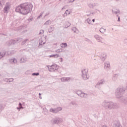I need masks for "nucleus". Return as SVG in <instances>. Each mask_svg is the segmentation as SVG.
<instances>
[{"instance_id":"nucleus-1","label":"nucleus","mask_w":127,"mask_h":127,"mask_svg":"<svg viewBox=\"0 0 127 127\" xmlns=\"http://www.w3.org/2000/svg\"><path fill=\"white\" fill-rule=\"evenodd\" d=\"M33 7V5L31 3H22L16 7L15 12H18V13H20L21 14H23L24 15L28 14L32 10Z\"/></svg>"},{"instance_id":"nucleus-2","label":"nucleus","mask_w":127,"mask_h":127,"mask_svg":"<svg viewBox=\"0 0 127 127\" xmlns=\"http://www.w3.org/2000/svg\"><path fill=\"white\" fill-rule=\"evenodd\" d=\"M102 107L105 108L106 110H113L119 108V104L112 101H104L102 103Z\"/></svg>"},{"instance_id":"nucleus-3","label":"nucleus","mask_w":127,"mask_h":127,"mask_svg":"<svg viewBox=\"0 0 127 127\" xmlns=\"http://www.w3.org/2000/svg\"><path fill=\"white\" fill-rule=\"evenodd\" d=\"M125 91L126 88L124 87H119L116 89L115 92V96L116 98L118 99L120 102L125 97L124 96V94H125Z\"/></svg>"},{"instance_id":"nucleus-4","label":"nucleus","mask_w":127,"mask_h":127,"mask_svg":"<svg viewBox=\"0 0 127 127\" xmlns=\"http://www.w3.org/2000/svg\"><path fill=\"white\" fill-rule=\"evenodd\" d=\"M81 76L83 80H88L90 76L88 75V69H84L81 70Z\"/></svg>"},{"instance_id":"nucleus-5","label":"nucleus","mask_w":127,"mask_h":127,"mask_svg":"<svg viewBox=\"0 0 127 127\" xmlns=\"http://www.w3.org/2000/svg\"><path fill=\"white\" fill-rule=\"evenodd\" d=\"M62 122H63V120L59 117H56L51 120V123L53 125H59V124H61Z\"/></svg>"},{"instance_id":"nucleus-6","label":"nucleus","mask_w":127,"mask_h":127,"mask_svg":"<svg viewBox=\"0 0 127 127\" xmlns=\"http://www.w3.org/2000/svg\"><path fill=\"white\" fill-rule=\"evenodd\" d=\"M62 110H63L62 107H58L57 108H55V109L51 108L50 109V112L51 113H53V114H57V113H59V112H60L61 111H62Z\"/></svg>"},{"instance_id":"nucleus-7","label":"nucleus","mask_w":127,"mask_h":127,"mask_svg":"<svg viewBox=\"0 0 127 127\" xmlns=\"http://www.w3.org/2000/svg\"><path fill=\"white\" fill-rule=\"evenodd\" d=\"M47 67L50 72H52V71H56V70L57 69V65L56 64H55V65L53 64L52 65H47Z\"/></svg>"},{"instance_id":"nucleus-8","label":"nucleus","mask_w":127,"mask_h":127,"mask_svg":"<svg viewBox=\"0 0 127 127\" xmlns=\"http://www.w3.org/2000/svg\"><path fill=\"white\" fill-rule=\"evenodd\" d=\"M106 83V81H105V79H103L100 80L97 82L96 85H95V88H99L100 86H102V85H104Z\"/></svg>"},{"instance_id":"nucleus-9","label":"nucleus","mask_w":127,"mask_h":127,"mask_svg":"<svg viewBox=\"0 0 127 127\" xmlns=\"http://www.w3.org/2000/svg\"><path fill=\"white\" fill-rule=\"evenodd\" d=\"M94 38L96 39L98 42H101V43H103V42H102V40L103 39V38L100 36H99V35H94Z\"/></svg>"},{"instance_id":"nucleus-10","label":"nucleus","mask_w":127,"mask_h":127,"mask_svg":"<svg viewBox=\"0 0 127 127\" xmlns=\"http://www.w3.org/2000/svg\"><path fill=\"white\" fill-rule=\"evenodd\" d=\"M13 44H16V43H19V42L22 41V38H17L14 40H12Z\"/></svg>"},{"instance_id":"nucleus-11","label":"nucleus","mask_w":127,"mask_h":127,"mask_svg":"<svg viewBox=\"0 0 127 127\" xmlns=\"http://www.w3.org/2000/svg\"><path fill=\"white\" fill-rule=\"evenodd\" d=\"M104 68L106 70H110V68H111L110 62H107L104 64Z\"/></svg>"},{"instance_id":"nucleus-12","label":"nucleus","mask_w":127,"mask_h":127,"mask_svg":"<svg viewBox=\"0 0 127 127\" xmlns=\"http://www.w3.org/2000/svg\"><path fill=\"white\" fill-rule=\"evenodd\" d=\"M70 80H71L70 77H62L61 78L62 82H68Z\"/></svg>"},{"instance_id":"nucleus-13","label":"nucleus","mask_w":127,"mask_h":127,"mask_svg":"<svg viewBox=\"0 0 127 127\" xmlns=\"http://www.w3.org/2000/svg\"><path fill=\"white\" fill-rule=\"evenodd\" d=\"M107 57V55L106 54L102 53L100 56V58L102 61H105Z\"/></svg>"},{"instance_id":"nucleus-14","label":"nucleus","mask_w":127,"mask_h":127,"mask_svg":"<svg viewBox=\"0 0 127 127\" xmlns=\"http://www.w3.org/2000/svg\"><path fill=\"white\" fill-rule=\"evenodd\" d=\"M118 77H119V74H114L113 75V78H112L113 81H114V82H116V81L118 80Z\"/></svg>"},{"instance_id":"nucleus-15","label":"nucleus","mask_w":127,"mask_h":127,"mask_svg":"<svg viewBox=\"0 0 127 127\" xmlns=\"http://www.w3.org/2000/svg\"><path fill=\"white\" fill-rule=\"evenodd\" d=\"M8 9H9V6H8V5H6L3 10L4 13H7V12H8Z\"/></svg>"},{"instance_id":"nucleus-16","label":"nucleus","mask_w":127,"mask_h":127,"mask_svg":"<svg viewBox=\"0 0 127 127\" xmlns=\"http://www.w3.org/2000/svg\"><path fill=\"white\" fill-rule=\"evenodd\" d=\"M121 103H123V104H125V105H127V97H124L121 101Z\"/></svg>"},{"instance_id":"nucleus-17","label":"nucleus","mask_w":127,"mask_h":127,"mask_svg":"<svg viewBox=\"0 0 127 127\" xmlns=\"http://www.w3.org/2000/svg\"><path fill=\"white\" fill-rule=\"evenodd\" d=\"M113 127H123V126H122V125H121L120 122H117L113 125Z\"/></svg>"},{"instance_id":"nucleus-18","label":"nucleus","mask_w":127,"mask_h":127,"mask_svg":"<svg viewBox=\"0 0 127 127\" xmlns=\"http://www.w3.org/2000/svg\"><path fill=\"white\" fill-rule=\"evenodd\" d=\"M12 64H16L17 60L15 58L9 60Z\"/></svg>"},{"instance_id":"nucleus-19","label":"nucleus","mask_w":127,"mask_h":127,"mask_svg":"<svg viewBox=\"0 0 127 127\" xmlns=\"http://www.w3.org/2000/svg\"><path fill=\"white\" fill-rule=\"evenodd\" d=\"M48 31L50 33L54 31V26L53 25L50 26V28L48 29Z\"/></svg>"},{"instance_id":"nucleus-20","label":"nucleus","mask_w":127,"mask_h":127,"mask_svg":"<svg viewBox=\"0 0 127 127\" xmlns=\"http://www.w3.org/2000/svg\"><path fill=\"white\" fill-rule=\"evenodd\" d=\"M60 46L62 48H66V47L68 46V45L67 44V43H63L61 44Z\"/></svg>"},{"instance_id":"nucleus-21","label":"nucleus","mask_w":127,"mask_h":127,"mask_svg":"<svg viewBox=\"0 0 127 127\" xmlns=\"http://www.w3.org/2000/svg\"><path fill=\"white\" fill-rule=\"evenodd\" d=\"M6 53V52L5 51H2L0 53L1 58H2V57H4Z\"/></svg>"},{"instance_id":"nucleus-22","label":"nucleus","mask_w":127,"mask_h":127,"mask_svg":"<svg viewBox=\"0 0 127 127\" xmlns=\"http://www.w3.org/2000/svg\"><path fill=\"white\" fill-rule=\"evenodd\" d=\"M51 23V20H48L44 24V25H49Z\"/></svg>"},{"instance_id":"nucleus-23","label":"nucleus","mask_w":127,"mask_h":127,"mask_svg":"<svg viewBox=\"0 0 127 127\" xmlns=\"http://www.w3.org/2000/svg\"><path fill=\"white\" fill-rule=\"evenodd\" d=\"M26 62V59L21 58L20 60V63H25Z\"/></svg>"},{"instance_id":"nucleus-24","label":"nucleus","mask_w":127,"mask_h":127,"mask_svg":"<svg viewBox=\"0 0 127 127\" xmlns=\"http://www.w3.org/2000/svg\"><path fill=\"white\" fill-rule=\"evenodd\" d=\"M72 31H73V32H74L75 33H78L79 32V30L77 29L76 27H73L72 28Z\"/></svg>"},{"instance_id":"nucleus-25","label":"nucleus","mask_w":127,"mask_h":127,"mask_svg":"<svg viewBox=\"0 0 127 127\" xmlns=\"http://www.w3.org/2000/svg\"><path fill=\"white\" fill-rule=\"evenodd\" d=\"M64 51V50L63 49H59L56 51V52L57 53H60L61 52H63Z\"/></svg>"},{"instance_id":"nucleus-26","label":"nucleus","mask_w":127,"mask_h":127,"mask_svg":"<svg viewBox=\"0 0 127 127\" xmlns=\"http://www.w3.org/2000/svg\"><path fill=\"white\" fill-rule=\"evenodd\" d=\"M75 94H77V96H78L79 97H80V96L81 95V94H82V91H81V90L77 91L75 92Z\"/></svg>"},{"instance_id":"nucleus-27","label":"nucleus","mask_w":127,"mask_h":127,"mask_svg":"<svg viewBox=\"0 0 127 127\" xmlns=\"http://www.w3.org/2000/svg\"><path fill=\"white\" fill-rule=\"evenodd\" d=\"M70 106H75V107H77V106H78V104H77L76 102L74 101L70 102Z\"/></svg>"},{"instance_id":"nucleus-28","label":"nucleus","mask_w":127,"mask_h":127,"mask_svg":"<svg viewBox=\"0 0 127 127\" xmlns=\"http://www.w3.org/2000/svg\"><path fill=\"white\" fill-rule=\"evenodd\" d=\"M70 12H69V10L68 9L66 10L65 13L64 14V16H67V14H70Z\"/></svg>"},{"instance_id":"nucleus-29","label":"nucleus","mask_w":127,"mask_h":127,"mask_svg":"<svg viewBox=\"0 0 127 127\" xmlns=\"http://www.w3.org/2000/svg\"><path fill=\"white\" fill-rule=\"evenodd\" d=\"M50 57H54V58H58V57H59V55L58 54L52 55L50 56Z\"/></svg>"},{"instance_id":"nucleus-30","label":"nucleus","mask_w":127,"mask_h":127,"mask_svg":"<svg viewBox=\"0 0 127 127\" xmlns=\"http://www.w3.org/2000/svg\"><path fill=\"white\" fill-rule=\"evenodd\" d=\"M105 31H106V29H104L103 28H101L100 29V32L101 33H105Z\"/></svg>"},{"instance_id":"nucleus-31","label":"nucleus","mask_w":127,"mask_h":127,"mask_svg":"<svg viewBox=\"0 0 127 127\" xmlns=\"http://www.w3.org/2000/svg\"><path fill=\"white\" fill-rule=\"evenodd\" d=\"M113 13H115L116 14H118V13H120V10H118L117 11H114V10H112Z\"/></svg>"},{"instance_id":"nucleus-32","label":"nucleus","mask_w":127,"mask_h":127,"mask_svg":"<svg viewBox=\"0 0 127 127\" xmlns=\"http://www.w3.org/2000/svg\"><path fill=\"white\" fill-rule=\"evenodd\" d=\"M86 21L88 23V24H91V23H92V20H91L90 18H88L86 20Z\"/></svg>"},{"instance_id":"nucleus-33","label":"nucleus","mask_w":127,"mask_h":127,"mask_svg":"<svg viewBox=\"0 0 127 127\" xmlns=\"http://www.w3.org/2000/svg\"><path fill=\"white\" fill-rule=\"evenodd\" d=\"M27 41H28V39H26L24 40V41H23L22 42V45H24V44L26 43Z\"/></svg>"},{"instance_id":"nucleus-34","label":"nucleus","mask_w":127,"mask_h":127,"mask_svg":"<svg viewBox=\"0 0 127 127\" xmlns=\"http://www.w3.org/2000/svg\"><path fill=\"white\" fill-rule=\"evenodd\" d=\"M39 72H34L32 73V76H39Z\"/></svg>"},{"instance_id":"nucleus-35","label":"nucleus","mask_w":127,"mask_h":127,"mask_svg":"<svg viewBox=\"0 0 127 127\" xmlns=\"http://www.w3.org/2000/svg\"><path fill=\"white\" fill-rule=\"evenodd\" d=\"M70 25H71V23H70L69 22H67V25H66L65 26V27L66 28H68V27H69V26H70Z\"/></svg>"},{"instance_id":"nucleus-36","label":"nucleus","mask_w":127,"mask_h":127,"mask_svg":"<svg viewBox=\"0 0 127 127\" xmlns=\"http://www.w3.org/2000/svg\"><path fill=\"white\" fill-rule=\"evenodd\" d=\"M8 83H11V82H13V78H9L8 79Z\"/></svg>"},{"instance_id":"nucleus-37","label":"nucleus","mask_w":127,"mask_h":127,"mask_svg":"<svg viewBox=\"0 0 127 127\" xmlns=\"http://www.w3.org/2000/svg\"><path fill=\"white\" fill-rule=\"evenodd\" d=\"M2 81L3 82H6V83H8V78H3L2 79Z\"/></svg>"},{"instance_id":"nucleus-38","label":"nucleus","mask_w":127,"mask_h":127,"mask_svg":"<svg viewBox=\"0 0 127 127\" xmlns=\"http://www.w3.org/2000/svg\"><path fill=\"white\" fill-rule=\"evenodd\" d=\"M83 98H84V99H87L88 98V94L84 93Z\"/></svg>"},{"instance_id":"nucleus-39","label":"nucleus","mask_w":127,"mask_h":127,"mask_svg":"<svg viewBox=\"0 0 127 127\" xmlns=\"http://www.w3.org/2000/svg\"><path fill=\"white\" fill-rule=\"evenodd\" d=\"M88 6L90 8H94V6L92 3L89 4Z\"/></svg>"},{"instance_id":"nucleus-40","label":"nucleus","mask_w":127,"mask_h":127,"mask_svg":"<svg viewBox=\"0 0 127 127\" xmlns=\"http://www.w3.org/2000/svg\"><path fill=\"white\" fill-rule=\"evenodd\" d=\"M43 33H44V30H40L39 34L40 35L41 34H43Z\"/></svg>"},{"instance_id":"nucleus-41","label":"nucleus","mask_w":127,"mask_h":127,"mask_svg":"<svg viewBox=\"0 0 127 127\" xmlns=\"http://www.w3.org/2000/svg\"><path fill=\"white\" fill-rule=\"evenodd\" d=\"M84 93H85L81 91V93H80V95L79 97H80L81 98H83Z\"/></svg>"},{"instance_id":"nucleus-42","label":"nucleus","mask_w":127,"mask_h":127,"mask_svg":"<svg viewBox=\"0 0 127 127\" xmlns=\"http://www.w3.org/2000/svg\"><path fill=\"white\" fill-rule=\"evenodd\" d=\"M32 19H33V18H32V17H30L28 19V21H29V22H31V21H32Z\"/></svg>"},{"instance_id":"nucleus-43","label":"nucleus","mask_w":127,"mask_h":127,"mask_svg":"<svg viewBox=\"0 0 127 127\" xmlns=\"http://www.w3.org/2000/svg\"><path fill=\"white\" fill-rule=\"evenodd\" d=\"M8 44L11 45V44H13V41L12 40H10L9 42H8Z\"/></svg>"},{"instance_id":"nucleus-44","label":"nucleus","mask_w":127,"mask_h":127,"mask_svg":"<svg viewBox=\"0 0 127 127\" xmlns=\"http://www.w3.org/2000/svg\"><path fill=\"white\" fill-rule=\"evenodd\" d=\"M124 42L126 45H127V39H125L124 41Z\"/></svg>"},{"instance_id":"nucleus-45","label":"nucleus","mask_w":127,"mask_h":127,"mask_svg":"<svg viewBox=\"0 0 127 127\" xmlns=\"http://www.w3.org/2000/svg\"><path fill=\"white\" fill-rule=\"evenodd\" d=\"M42 44H41V43H40L38 48H42Z\"/></svg>"},{"instance_id":"nucleus-46","label":"nucleus","mask_w":127,"mask_h":127,"mask_svg":"<svg viewBox=\"0 0 127 127\" xmlns=\"http://www.w3.org/2000/svg\"><path fill=\"white\" fill-rule=\"evenodd\" d=\"M93 5V7H95V6H96V5H97V3H94L92 4Z\"/></svg>"},{"instance_id":"nucleus-47","label":"nucleus","mask_w":127,"mask_h":127,"mask_svg":"<svg viewBox=\"0 0 127 127\" xmlns=\"http://www.w3.org/2000/svg\"><path fill=\"white\" fill-rule=\"evenodd\" d=\"M43 15V12H41V13L40 14V16H42Z\"/></svg>"},{"instance_id":"nucleus-48","label":"nucleus","mask_w":127,"mask_h":127,"mask_svg":"<svg viewBox=\"0 0 127 127\" xmlns=\"http://www.w3.org/2000/svg\"><path fill=\"white\" fill-rule=\"evenodd\" d=\"M60 59H61V62H63V58H60Z\"/></svg>"},{"instance_id":"nucleus-49","label":"nucleus","mask_w":127,"mask_h":127,"mask_svg":"<svg viewBox=\"0 0 127 127\" xmlns=\"http://www.w3.org/2000/svg\"><path fill=\"white\" fill-rule=\"evenodd\" d=\"M19 107H22V104L21 103H19Z\"/></svg>"},{"instance_id":"nucleus-50","label":"nucleus","mask_w":127,"mask_h":127,"mask_svg":"<svg viewBox=\"0 0 127 127\" xmlns=\"http://www.w3.org/2000/svg\"><path fill=\"white\" fill-rule=\"evenodd\" d=\"M118 21H121V18L120 17H118Z\"/></svg>"},{"instance_id":"nucleus-51","label":"nucleus","mask_w":127,"mask_h":127,"mask_svg":"<svg viewBox=\"0 0 127 127\" xmlns=\"http://www.w3.org/2000/svg\"><path fill=\"white\" fill-rule=\"evenodd\" d=\"M86 41H87V42H90V40L88 39H86Z\"/></svg>"},{"instance_id":"nucleus-52","label":"nucleus","mask_w":127,"mask_h":127,"mask_svg":"<svg viewBox=\"0 0 127 127\" xmlns=\"http://www.w3.org/2000/svg\"><path fill=\"white\" fill-rule=\"evenodd\" d=\"M40 43H41V44H42V41H41V40L39 41V44H40Z\"/></svg>"},{"instance_id":"nucleus-53","label":"nucleus","mask_w":127,"mask_h":127,"mask_svg":"<svg viewBox=\"0 0 127 127\" xmlns=\"http://www.w3.org/2000/svg\"><path fill=\"white\" fill-rule=\"evenodd\" d=\"M72 1H69V2H73V1H75V0H72Z\"/></svg>"},{"instance_id":"nucleus-54","label":"nucleus","mask_w":127,"mask_h":127,"mask_svg":"<svg viewBox=\"0 0 127 127\" xmlns=\"http://www.w3.org/2000/svg\"><path fill=\"white\" fill-rule=\"evenodd\" d=\"M40 17H41V16L39 15V16H38L37 19H39V18H40Z\"/></svg>"},{"instance_id":"nucleus-55","label":"nucleus","mask_w":127,"mask_h":127,"mask_svg":"<svg viewBox=\"0 0 127 127\" xmlns=\"http://www.w3.org/2000/svg\"><path fill=\"white\" fill-rule=\"evenodd\" d=\"M40 17H41V16L39 15V16H38L37 19H39V18H40Z\"/></svg>"},{"instance_id":"nucleus-56","label":"nucleus","mask_w":127,"mask_h":127,"mask_svg":"<svg viewBox=\"0 0 127 127\" xmlns=\"http://www.w3.org/2000/svg\"><path fill=\"white\" fill-rule=\"evenodd\" d=\"M63 9H65V6H64L62 8V10H63Z\"/></svg>"},{"instance_id":"nucleus-57","label":"nucleus","mask_w":127,"mask_h":127,"mask_svg":"<svg viewBox=\"0 0 127 127\" xmlns=\"http://www.w3.org/2000/svg\"><path fill=\"white\" fill-rule=\"evenodd\" d=\"M48 14H49V13H46V14L45 15V17L47 16V15H48Z\"/></svg>"},{"instance_id":"nucleus-58","label":"nucleus","mask_w":127,"mask_h":127,"mask_svg":"<svg viewBox=\"0 0 127 127\" xmlns=\"http://www.w3.org/2000/svg\"><path fill=\"white\" fill-rule=\"evenodd\" d=\"M92 21H93V22H95V19H93Z\"/></svg>"},{"instance_id":"nucleus-59","label":"nucleus","mask_w":127,"mask_h":127,"mask_svg":"<svg viewBox=\"0 0 127 127\" xmlns=\"http://www.w3.org/2000/svg\"><path fill=\"white\" fill-rule=\"evenodd\" d=\"M39 99H42V97H41V96H39Z\"/></svg>"},{"instance_id":"nucleus-60","label":"nucleus","mask_w":127,"mask_h":127,"mask_svg":"<svg viewBox=\"0 0 127 127\" xmlns=\"http://www.w3.org/2000/svg\"><path fill=\"white\" fill-rule=\"evenodd\" d=\"M39 96H41V93H39Z\"/></svg>"},{"instance_id":"nucleus-61","label":"nucleus","mask_w":127,"mask_h":127,"mask_svg":"<svg viewBox=\"0 0 127 127\" xmlns=\"http://www.w3.org/2000/svg\"><path fill=\"white\" fill-rule=\"evenodd\" d=\"M91 14H87L86 15L87 16H90V15Z\"/></svg>"},{"instance_id":"nucleus-62","label":"nucleus","mask_w":127,"mask_h":127,"mask_svg":"<svg viewBox=\"0 0 127 127\" xmlns=\"http://www.w3.org/2000/svg\"><path fill=\"white\" fill-rule=\"evenodd\" d=\"M94 13H95L92 12V13H90V14H94Z\"/></svg>"},{"instance_id":"nucleus-63","label":"nucleus","mask_w":127,"mask_h":127,"mask_svg":"<svg viewBox=\"0 0 127 127\" xmlns=\"http://www.w3.org/2000/svg\"><path fill=\"white\" fill-rule=\"evenodd\" d=\"M17 109L18 110H20V109H19V108H18V107H17Z\"/></svg>"},{"instance_id":"nucleus-64","label":"nucleus","mask_w":127,"mask_h":127,"mask_svg":"<svg viewBox=\"0 0 127 127\" xmlns=\"http://www.w3.org/2000/svg\"><path fill=\"white\" fill-rule=\"evenodd\" d=\"M43 44H45V43H43Z\"/></svg>"}]
</instances>
